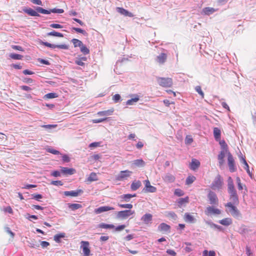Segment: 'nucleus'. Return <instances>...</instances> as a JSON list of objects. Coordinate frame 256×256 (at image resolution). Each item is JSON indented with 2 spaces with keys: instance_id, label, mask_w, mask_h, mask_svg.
<instances>
[{
  "instance_id": "nucleus-15",
  "label": "nucleus",
  "mask_w": 256,
  "mask_h": 256,
  "mask_svg": "<svg viewBox=\"0 0 256 256\" xmlns=\"http://www.w3.org/2000/svg\"><path fill=\"white\" fill-rule=\"evenodd\" d=\"M167 59V55L165 53H161L156 57V61L159 64H164Z\"/></svg>"
},
{
  "instance_id": "nucleus-23",
  "label": "nucleus",
  "mask_w": 256,
  "mask_h": 256,
  "mask_svg": "<svg viewBox=\"0 0 256 256\" xmlns=\"http://www.w3.org/2000/svg\"><path fill=\"white\" fill-rule=\"evenodd\" d=\"M114 112V108H112L110 110H104V111H100L98 112L97 113V114L98 116H111L113 112Z\"/></svg>"
},
{
  "instance_id": "nucleus-53",
  "label": "nucleus",
  "mask_w": 256,
  "mask_h": 256,
  "mask_svg": "<svg viewBox=\"0 0 256 256\" xmlns=\"http://www.w3.org/2000/svg\"><path fill=\"white\" fill-rule=\"evenodd\" d=\"M174 193L175 195L178 196H180L184 194V192L179 188L176 189Z\"/></svg>"
},
{
  "instance_id": "nucleus-14",
  "label": "nucleus",
  "mask_w": 256,
  "mask_h": 256,
  "mask_svg": "<svg viewBox=\"0 0 256 256\" xmlns=\"http://www.w3.org/2000/svg\"><path fill=\"white\" fill-rule=\"evenodd\" d=\"M200 164L199 160L195 158H192V162L190 164V168L192 170H195L200 167Z\"/></svg>"
},
{
  "instance_id": "nucleus-38",
  "label": "nucleus",
  "mask_w": 256,
  "mask_h": 256,
  "mask_svg": "<svg viewBox=\"0 0 256 256\" xmlns=\"http://www.w3.org/2000/svg\"><path fill=\"white\" fill-rule=\"evenodd\" d=\"M139 99L140 98L138 96H135L134 98H132L130 100H127V102H126V104L127 105H132L134 103L138 102Z\"/></svg>"
},
{
  "instance_id": "nucleus-32",
  "label": "nucleus",
  "mask_w": 256,
  "mask_h": 256,
  "mask_svg": "<svg viewBox=\"0 0 256 256\" xmlns=\"http://www.w3.org/2000/svg\"><path fill=\"white\" fill-rule=\"evenodd\" d=\"M219 222L224 226H228L232 224V220L230 218H225L220 220Z\"/></svg>"
},
{
  "instance_id": "nucleus-60",
  "label": "nucleus",
  "mask_w": 256,
  "mask_h": 256,
  "mask_svg": "<svg viewBox=\"0 0 256 256\" xmlns=\"http://www.w3.org/2000/svg\"><path fill=\"white\" fill-rule=\"evenodd\" d=\"M125 228H126V226L124 224H122V225H120L116 227H114V228H115V230L116 232H120V231H121V230H124Z\"/></svg>"
},
{
  "instance_id": "nucleus-27",
  "label": "nucleus",
  "mask_w": 256,
  "mask_h": 256,
  "mask_svg": "<svg viewBox=\"0 0 256 256\" xmlns=\"http://www.w3.org/2000/svg\"><path fill=\"white\" fill-rule=\"evenodd\" d=\"M142 186V183L140 180H134L131 184L130 188L132 190H137Z\"/></svg>"
},
{
  "instance_id": "nucleus-18",
  "label": "nucleus",
  "mask_w": 256,
  "mask_h": 256,
  "mask_svg": "<svg viewBox=\"0 0 256 256\" xmlns=\"http://www.w3.org/2000/svg\"><path fill=\"white\" fill-rule=\"evenodd\" d=\"M152 216L150 214H144L142 218V220L145 224H148L151 222L152 220Z\"/></svg>"
},
{
  "instance_id": "nucleus-5",
  "label": "nucleus",
  "mask_w": 256,
  "mask_h": 256,
  "mask_svg": "<svg viewBox=\"0 0 256 256\" xmlns=\"http://www.w3.org/2000/svg\"><path fill=\"white\" fill-rule=\"evenodd\" d=\"M80 248L82 250L84 256H90V243L88 241H82L80 242Z\"/></svg>"
},
{
  "instance_id": "nucleus-63",
  "label": "nucleus",
  "mask_w": 256,
  "mask_h": 256,
  "mask_svg": "<svg viewBox=\"0 0 256 256\" xmlns=\"http://www.w3.org/2000/svg\"><path fill=\"white\" fill-rule=\"evenodd\" d=\"M40 245L42 248H46L50 246V243L46 241L40 242Z\"/></svg>"
},
{
  "instance_id": "nucleus-55",
  "label": "nucleus",
  "mask_w": 256,
  "mask_h": 256,
  "mask_svg": "<svg viewBox=\"0 0 256 256\" xmlns=\"http://www.w3.org/2000/svg\"><path fill=\"white\" fill-rule=\"evenodd\" d=\"M193 142V139L190 136H187L185 139V143L187 144H190Z\"/></svg>"
},
{
  "instance_id": "nucleus-44",
  "label": "nucleus",
  "mask_w": 256,
  "mask_h": 256,
  "mask_svg": "<svg viewBox=\"0 0 256 256\" xmlns=\"http://www.w3.org/2000/svg\"><path fill=\"white\" fill-rule=\"evenodd\" d=\"M30 246L32 248H36L39 246V244L35 240H32L28 242Z\"/></svg>"
},
{
  "instance_id": "nucleus-52",
  "label": "nucleus",
  "mask_w": 256,
  "mask_h": 256,
  "mask_svg": "<svg viewBox=\"0 0 256 256\" xmlns=\"http://www.w3.org/2000/svg\"><path fill=\"white\" fill-rule=\"evenodd\" d=\"M186 247L185 248V250L187 252H189L192 250V244L189 242H186Z\"/></svg>"
},
{
  "instance_id": "nucleus-4",
  "label": "nucleus",
  "mask_w": 256,
  "mask_h": 256,
  "mask_svg": "<svg viewBox=\"0 0 256 256\" xmlns=\"http://www.w3.org/2000/svg\"><path fill=\"white\" fill-rule=\"evenodd\" d=\"M134 214V210H124L118 212L116 214V217L118 219L125 220L126 219L130 216L131 215Z\"/></svg>"
},
{
  "instance_id": "nucleus-29",
  "label": "nucleus",
  "mask_w": 256,
  "mask_h": 256,
  "mask_svg": "<svg viewBox=\"0 0 256 256\" xmlns=\"http://www.w3.org/2000/svg\"><path fill=\"white\" fill-rule=\"evenodd\" d=\"M226 150H222L220 154L218 155V160H219V163L220 165H222L224 162V158L225 156Z\"/></svg>"
},
{
  "instance_id": "nucleus-25",
  "label": "nucleus",
  "mask_w": 256,
  "mask_h": 256,
  "mask_svg": "<svg viewBox=\"0 0 256 256\" xmlns=\"http://www.w3.org/2000/svg\"><path fill=\"white\" fill-rule=\"evenodd\" d=\"M184 218L185 222L190 223L194 222L196 220L189 213H186Z\"/></svg>"
},
{
  "instance_id": "nucleus-35",
  "label": "nucleus",
  "mask_w": 256,
  "mask_h": 256,
  "mask_svg": "<svg viewBox=\"0 0 256 256\" xmlns=\"http://www.w3.org/2000/svg\"><path fill=\"white\" fill-rule=\"evenodd\" d=\"M58 96L57 94L54 92H50L45 94L44 96V99H51L56 98Z\"/></svg>"
},
{
  "instance_id": "nucleus-46",
  "label": "nucleus",
  "mask_w": 256,
  "mask_h": 256,
  "mask_svg": "<svg viewBox=\"0 0 256 256\" xmlns=\"http://www.w3.org/2000/svg\"><path fill=\"white\" fill-rule=\"evenodd\" d=\"M196 180V178L194 176H188L186 181V183L188 185L192 184Z\"/></svg>"
},
{
  "instance_id": "nucleus-2",
  "label": "nucleus",
  "mask_w": 256,
  "mask_h": 256,
  "mask_svg": "<svg viewBox=\"0 0 256 256\" xmlns=\"http://www.w3.org/2000/svg\"><path fill=\"white\" fill-rule=\"evenodd\" d=\"M223 184V179L220 175L218 174L212 182L210 188L214 190H218L222 188Z\"/></svg>"
},
{
  "instance_id": "nucleus-9",
  "label": "nucleus",
  "mask_w": 256,
  "mask_h": 256,
  "mask_svg": "<svg viewBox=\"0 0 256 256\" xmlns=\"http://www.w3.org/2000/svg\"><path fill=\"white\" fill-rule=\"evenodd\" d=\"M132 174V172L128 170L120 171V174L118 176L116 180H123L130 177Z\"/></svg>"
},
{
  "instance_id": "nucleus-54",
  "label": "nucleus",
  "mask_w": 256,
  "mask_h": 256,
  "mask_svg": "<svg viewBox=\"0 0 256 256\" xmlns=\"http://www.w3.org/2000/svg\"><path fill=\"white\" fill-rule=\"evenodd\" d=\"M118 205L121 208H126L131 209L132 208V205L130 204H118Z\"/></svg>"
},
{
  "instance_id": "nucleus-41",
  "label": "nucleus",
  "mask_w": 256,
  "mask_h": 256,
  "mask_svg": "<svg viewBox=\"0 0 256 256\" xmlns=\"http://www.w3.org/2000/svg\"><path fill=\"white\" fill-rule=\"evenodd\" d=\"M65 236V234L64 233H60L59 234H56L54 236V239L55 242H60V239L62 238H63Z\"/></svg>"
},
{
  "instance_id": "nucleus-13",
  "label": "nucleus",
  "mask_w": 256,
  "mask_h": 256,
  "mask_svg": "<svg viewBox=\"0 0 256 256\" xmlns=\"http://www.w3.org/2000/svg\"><path fill=\"white\" fill-rule=\"evenodd\" d=\"M114 208L113 207L109 206H102L96 208L94 210L96 214H99L104 212H108L111 210H114Z\"/></svg>"
},
{
  "instance_id": "nucleus-36",
  "label": "nucleus",
  "mask_w": 256,
  "mask_h": 256,
  "mask_svg": "<svg viewBox=\"0 0 256 256\" xmlns=\"http://www.w3.org/2000/svg\"><path fill=\"white\" fill-rule=\"evenodd\" d=\"M36 10L38 12L43 14H50L52 12L51 9L50 10H46L44 9L42 7H37L36 8Z\"/></svg>"
},
{
  "instance_id": "nucleus-51",
  "label": "nucleus",
  "mask_w": 256,
  "mask_h": 256,
  "mask_svg": "<svg viewBox=\"0 0 256 256\" xmlns=\"http://www.w3.org/2000/svg\"><path fill=\"white\" fill-rule=\"evenodd\" d=\"M236 181L238 190H242L243 189V186L242 184L241 183V180L240 178L239 177H236Z\"/></svg>"
},
{
  "instance_id": "nucleus-43",
  "label": "nucleus",
  "mask_w": 256,
  "mask_h": 256,
  "mask_svg": "<svg viewBox=\"0 0 256 256\" xmlns=\"http://www.w3.org/2000/svg\"><path fill=\"white\" fill-rule=\"evenodd\" d=\"M80 51L84 54H87L90 53L89 49L83 44H82V46H80Z\"/></svg>"
},
{
  "instance_id": "nucleus-20",
  "label": "nucleus",
  "mask_w": 256,
  "mask_h": 256,
  "mask_svg": "<svg viewBox=\"0 0 256 256\" xmlns=\"http://www.w3.org/2000/svg\"><path fill=\"white\" fill-rule=\"evenodd\" d=\"M23 10L24 12H26V14H28L30 16H40V14H38V12L36 10V11L31 8H24Z\"/></svg>"
},
{
  "instance_id": "nucleus-16",
  "label": "nucleus",
  "mask_w": 256,
  "mask_h": 256,
  "mask_svg": "<svg viewBox=\"0 0 256 256\" xmlns=\"http://www.w3.org/2000/svg\"><path fill=\"white\" fill-rule=\"evenodd\" d=\"M61 172L66 175H72L76 172V170L72 168L61 167Z\"/></svg>"
},
{
  "instance_id": "nucleus-19",
  "label": "nucleus",
  "mask_w": 256,
  "mask_h": 256,
  "mask_svg": "<svg viewBox=\"0 0 256 256\" xmlns=\"http://www.w3.org/2000/svg\"><path fill=\"white\" fill-rule=\"evenodd\" d=\"M117 12L124 16L132 17L134 14L122 8L118 7L116 8Z\"/></svg>"
},
{
  "instance_id": "nucleus-56",
  "label": "nucleus",
  "mask_w": 256,
  "mask_h": 256,
  "mask_svg": "<svg viewBox=\"0 0 256 256\" xmlns=\"http://www.w3.org/2000/svg\"><path fill=\"white\" fill-rule=\"evenodd\" d=\"M52 12L53 13H58V14H62L64 12V10L62 8H52L51 9Z\"/></svg>"
},
{
  "instance_id": "nucleus-62",
  "label": "nucleus",
  "mask_w": 256,
  "mask_h": 256,
  "mask_svg": "<svg viewBox=\"0 0 256 256\" xmlns=\"http://www.w3.org/2000/svg\"><path fill=\"white\" fill-rule=\"evenodd\" d=\"M50 27L54 28H63L62 26L56 24H50Z\"/></svg>"
},
{
  "instance_id": "nucleus-8",
  "label": "nucleus",
  "mask_w": 256,
  "mask_h": 256,
  "mask_svg": "<svg viewBox=\"0 0 256 256\" xmlns=\"http://www.w3.org/2000/svg\"><path fill=\"white\" fill-rule=\"evenodd\" d=\"M228 166L230 170V172H234L236 170V168L235 166L234 158L230 152H228Z\"/></svg>"
},
{
  "instance_id": "nucleus-57",
  "label": "nucleus",
  "mask_w": 256,
  "mask_h": 256,
  "mask_svg": "<svg viewBox=\"0 0 256 256\" xmlns=\"http://www.w3.org/2000/svg\"><path fill=\"white\" fill-rule=\"evenodd\" d=\"M11 47L12 49L14 50H19L21 52L24 51V48L20 46L12 45Z\"/></svg>"
},
{
  "instance_id": "nucleus-7",
  "label": "nucleus",
  "mask_w": 256,
  "mask_h": 256,
  "mask_svg": "<svg viewBox=\"0 0 256 256\" xmlns=\"http://www.w3.org/2000/svg\"><path fill=\"white\" fill-rule=\"evenodd\" d=\"M40 44L46 46L47 47L52 48H62L64 50H68V46L66 44H51L50 43H48V42H40Z\"/></svg>"
},
{
  "instance_id": "nucleus-34",
  "label": "nucleus",
  "mask_w": 256,
  "mask_h": 256,
  "mask_svg": "<svg viewBox=\"0 0 256 256\" xmlns=\"http://www.w3.org/2000/svg\"><path fill=\"white\" fill-rule=\"evenodd\" d=\"M68 206L72 210H74L82 207L81 204H68Z\"/></svg>"
},
{
  "instance_id": "nucleus-40",
  "label": "nucleus",
  "mask_w": 256,
  "mask_h": 256,
  "mask_svg": "<svg viewBox=\"0 0 256 256\" xmlns=\"http://www.w3.org/2000/svg\"><path fill=\"white\" fill-rule=\"evenodd\" d=\"M47 36H57V37H60V38H62L64 36V35L62 34L54 31V30L52 32L48 33Z\"/></svg>"
},
{
  "instance_id": "nucleus-17",
  "label": "nucleus",
  "mask_w": 256,
  "mask_h": 256,
  "mask_svg": "<svg viewBox=\"0 0 256 256\" xmlns=\"http://www.w3.org/2000/svg\"><path fill=\"white\" fill-rule=\"evenodd\" d=\"M83 191L82 190H78L76 191H66L64 192V194L66 196H77L80 194H82Z\"/></svg>"
},
{
  "instance_id": "nucleus-59",
  "label": "nucleus",
  "mask_w": 256,
  "mask_h": 256,
  "mask_svg": "<svg viewBox=\"0 0 256 256\" xmlns=\"http://www.w3.org/2000/svg\"><path fill=\"white\" fill-rule=\"evenodd\" d=\"M120 96L119 94H115L112 96V100L115 102H118L120 100Z\"/></svg>"
},
{
  "instance_id": "nucleus-61",
  "label": "nucleus",
  "mask_w": 256,
  "mask_h": 256,
  "mask_svg": "<svg viewBox=\"0 0 256 256\" xmlns=\"http://www.w3.org/2000/svg\"><path fill=\"white\" fill-rule=\"evenodd\" d=\"M107 118H99V119H94L92 120V122L94 124H97V123H100L102 122H103L105 121Z\"/></svg>"
},
{
  "instance_id": "nucleus-42",
  "label": "nucleus",
  "mask_w": 256,
  "mask_h": 256,
  "mask_svg": "<svg viewBox=\"0 0 256 256\" xmlns=\"http://www.w3.org/2000/svg\"><path fill=\"white\" fill-rule=\"evenodd\" d=\"M72 42L74 46V47H80L82 46V42L76 38H73Z\"/></svg>"
},
{
  "instance_id": "nucleus-58",
  "label": "nucleus",
  "mask_w": 256,
  "mask_h": 256,
  "mask_svg": "<svg viewBox=\"0 0 256 256\" xmlns=\"http://www.w3.org/2000/svg\"><path fill=\"white\" fill-rule=\"evenodd\" d=\"M47 152H50L51 154H60V152L59 151L52 149V148H48L47 149Z\"/></svg>"
},
{
  "instance_id": "nucleus-49",
  "label": "nucleus",
  "mask_w": 256,
  "mask_h": 256,
  "mask_svg": "<svg viewBox=\"0 0 256 256\" xmlns=\"http://www.w3.org/2000/svg\"><path fill=\"white\" fill-rule=\"evenodd\" d=\"M72 30H74L76 32L82 34L84 35H86H86L88 34L87 32L84 30H82V28H72Z\"/></svg>"
},
{
  "instance_id": "nucleus-24",
  "label": "nucleus",
  "mask_w": 256,
  "mask_h": 256,
  "mask_svg": "<svg viewBox=\"0 0 256 256\" xmlns=\"http://www.w3.org/2000/svg\"><path fill=\"white\" fill-rule=\"evenodd\" d=\"M136 194H124L123 195L120 196V198L122 199V201L126 202H128L130 198L133 197H136Z\"/></svg>"
},
{
  "instance_id": "nucleus-48",
  "label": "nucleus",
  "mask_w": 256,
  "mask_h": 256,
  "mask_svg": "<svg viewBox=\"0 0 256 256\" xmlns=\"http://www.w3.org/2000/svg\"><path fill=\"white\" fill-rule=\"evenodd\" d=\"M219 141V143H220V145L221 147L224 149L226 152H227L228 151V145L227 144H226V142H225V141L224 140H218Z\"/></svg>"
},
{
  "instance_id": "nucleus-21",
  "label": "nucleus",
  "mask_w": 256,
  "mask_h": 256,
  "mask_svg": "<svg viewBox=\"0 0 256 256\" xmlns=\"http://www.w3.org/2000/svg\"><path fill=\"white\" fill-rule=\"evenodd\" d=\"M158 228L160 231L166 232H170V227L169 225L165 223H162L158 226Z\"/></svg>"
},
{
  "instance_id": "nucleus-30",
  "label": "nucleus",
  "mask_w": 256,
  "mask_h": 256,
  "mask_svg": "<svg viewBox=\"0 0 256 256\" xmlns=\"http://www.w3.org/2000/svg\"><path fill=\"white\" fill-rule=\"evenodd\" d=\"M216 10H215L214 8H212L206 7V8H203L202 12L206 15H210V14L214 13Z\"/></svg>"
},
{
  "instance_id": "nucleus-11",
  "label": "nucleus",
  "mask_w": 256,
  "mask_h": 256,
  "mask_svg": "<svg viewBox=\"0 0 256 256\" xmlns=\"http://www.w3.org/2000/svg\"><path fill=\"white\" fill-rule=\"evenodd\" d=\"M205 213L206 215H210V214H220L221 213V211L218 209L212 206H208L206 208Z\"/></svg>"
},
{
  "instance_id": "nucleus-12",
  "label": "nucleus",
  "mask_w": 256,
  "mask_h": 256,
  "mask_svg": "<svg viewBox=\"0 0 256 256\" xmlns=\"http://www.w3.org/2000/svg\"><path fill=\"white\" fill-rule=\"evenodd\" d=\"M208 197L209 199L210 204H215L218 203V198L216 194L214 192L212 191H210Z\"/></svg>"
},
{
  "instance_id": "nucleus-37",
  "label": "nucleus",
  "mask_w": 256,
  "mask_h": 256,
  "mask_svg": "<svg viewBox=\"0 0 256 256\" xmlns=\"http://www.w3.org/2000/svg\"><path fill=\"white\" fill-rule=\"evenodd\" d=\"M133 164L137 166H144L145 162L142 159H138L133 162Z\"/></svg>"
},
{
  "instance_id": "nucleus-1",
  "label": "nucleus",
  "mask_w": 256,
  "mask_h": 256,
  "mask_svg": "<svg viewBox=\"0 0 256 256\" xmlns=\"http://www.w3.org/2000/svg\"><path fill=\"white\" fill-rule=\"evenodd\" d=\"M228 191L230 194V202H232L235 205H238L239 204L238 196L234 188L233 180L230 176H229L228 178Z\"/></svg>"
},
{
  "instance_id": "nucleus-64",
  "label": "nucleus",
  "mask_w": 256,
  "mask_h": 256,
  "mask_svg": "<svg viewBox=\"0 0 256 256\" xmlns=\"http://www.w3.org/2000/svg\"><path fill=\"white\" fill-rule=\"evenodd\" d=\"M166 253L172 256H176V252L174 250L170 249L167 250Z\"/></svg>"
},
{
  "instance_id": "nucleus-50",
  "label": "nucleus",
  "mask_w": 256,
  "mask_h": 256,
  "mask_svg": "<svg viewBox=\"0 0 256 256\" xmlns=\"http://www.w3.org/2000/svg\"><path fill=\"white\" fill-rule=\"evenodd\" d=\"M242 162L244 165V169L246 170L248 173L250 174V170H249V166H248L246 160H245V158H242Z\"/></svg>"
},
{
  "instance_id": "nucleus-45",
  "label": "nucleus",
  "mask_w": 256,
  "mask_h": 256,
  "mask_svg": "<svg viewBox=\"0 0 256 256\" xmlns=\"http://www.w3.org/2000/svg\"><path fill=\"white\" fill-rule=\"evenodd\" d=\"M10 56L14 60H22L23 58L22 55L17 54H10Z\"/></svg>"
},
{
  "instance_id": "nucleus-3",
  "label": "nucleus",
  "mask_w": 256,
  "mask_h": 256,
  "mask_svg": "<svg viewBox=\"0 0 256 256\" xmlns=\"http://www.w3.org/2000/svg\"><path fill=\"white\" fill-rule=\"evenodd\" d=\"M157 81L160 86L164 88H170L172 85V80L170 78H158Z\"/></svg>"
},
{
  "instance_id": "nucleus-28",
  "label": "nucleus",
  "mask_w": 256,
  "mask_h": 256,
  "mask_svg": "<svg viewBox=\"0 0 256 256\" xmlns=\"http://www.w3.org/2000/svg\"><path fill=\"white\" fill-rule=\"evenodd\" d=\"M189 202V198L188 196H186L184 198H180L178 200V204L180 207H181L182 205L185 204Z\"/></svg>"
},
{
  "instance_id": "nucleus-26",
  "label": "nucleus",
  "mask_w": 256,
  "mask_h": 256,
  "mask_svg": "<svg viewBox=\"0 0 256 256\" xmlns=\"http://www.w3.org/2000/svg\"><path fill=\"white\" fill-rule=\"evenodd\" d=\"M214 136L216 140H220L221 136V131L218 128H214Z\"/></svg>"
},
{
  "instance_id": "nucleus-31",
  "label": "nucleus",
  "mask_w": 256,
  "mask_h": 256,
  "mask_svg": "<svg viewBox=\"0 0 256 256\" xmlns=\"http://www.w3.org/2000/svg\"><path fill=\"white\" fill-rule=\"evenodd\" d=\"M86 60L87 58L86 57L78 58L76 60L75 63L78 66H84L85 64L84 62H86Z\"/></svg>"
},
{
  "instance_id": "nucleus-22",
  "label": "nucleus",
  "mask_w": 256,
  "mask_h": 256,
  "mask_svg": "<svg viewBox=\"0 0 256 256\" xmlns=\"http://www.w3.org/2000/svg\"><path fill=\"white\" fill-rule=\"evenodd\" d=\"M164 180L166 182H172L175 180V177L171 174L168 173L163 177Z\"/></svg>"
},
{
  "instance_id": "nucleus-6",
  "label": "nucleus",
  "mask_w": 256,
  "mask_h": 256,
  "mask_svg": "<svg viewBox=\"0 0 256 256\" xmlns=\"http://www.w3.org/2000/svg\"><path fill=\"white\" fill-rule=\"evenodd\" d=\"M144 188L142 191L144 192H155L156 191V188L150 184V182L148 180H145L144 182Z\"/></svg>"
},
{
  "instance_id": "nucleus-33",
  "label": "nucleus",
  "mask_w": 256,
  "mask_h": 256,
  "mask_svg": "<svg viewBox=\"0 0 256 256\" xmlns=\"http://www.w3.org/2000/svg\"><path fill=\"white\" fill-rule=\"evenodd\" d=\"M98 180L96 173L92 172L90 174L89 176L87 178V181L92 182L93 181H96Z\"/></svg>"
},
{
  "instance_id": "nucleus-47",
  "label": "nucleus",
  "mask_w": 256,
  "mask_h": 256,
  "mask_svg": "<svg viewBox=\"0 0 256 256\" xmlns=\"http://www.w3.org/2000/svg\"><path fill=\"white\" fill-rule=\"evenodd\" d=\"M195 90L200 96L202 98H204V93L202 92L200 86H196Z\"/></svg>"
},
{
  "instance_id": "nucleus-10",
  "label": "nucleus",
  "mask_w": 256,
  "mask_h": 256,
  "mask_svg": "<svg viewBox=\"0 0 256 256\" xmlns=\"http://www.w3.org/2000/svg\"><path fill=\"white\" fill-rule=\"evenodd\" d=\"M234 205L235 204H232V202H228L226 204L225 206L230 208V212L232 216H238L239 215L240 212L236 206H235Z\"/></svg>"
},
{
  "instance_id": "nucleus-39",
  "label": "nucleus",
  "mask_w": 256,
  "mask_h": 256,
  "mask_svg": "<svg viewBox=\"0 0 256 256\" xmlns=\"http://www.w3.org/2000/svg\"><path fill=\"white\" fill-rule=\"evenodd\" d=\"M98 226L101 228H114L115 227L114 224H106L104 223L100 224Z\"/></svg>"
}]
</instances>
